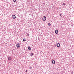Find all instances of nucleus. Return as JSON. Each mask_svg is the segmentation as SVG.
Returning <instances> with one entry per match:
<instances>
[{
  "mask_svg": "<svg viewBox=\"0 0 74 74\" xmlns=\"http://www.w3.org/2000/svg\"><path fill=\"white\" fill-rule=\"evenodd\" d=\"M52 63L53 64H55V61L54 60H51Z\"/></svg>",
  "mask_w": 74,
  "mask_h": 74,
  "instance_id": "nucleus-2",
  "label": "nucleus"
},
{
  "mask_svg": "<svg viewBox=\"0 0 74 74\" xmlns=\"http://www.w3.org/2000/svg\"><path fill=\"white\" fill-rule=\"evenodd\" d=\"M16 0H13V1H14V2H15Z\"/></svg>",
  "mask_w": 74,
  "mask_h": 74,
  "instance_id": "nucleus-13",
  "label": "nucleus"
},
{
  "mask_svg": "<svg viewBox=\"0 0 74 74\" xmlns=\"http://www.w3.org/2000/svg\"><path fill=\"white\" fill-rule=\"evenodd\" d=\"M16 47L17 48H19L20 47V45L19 43H17L16 45Z\"/></svg>",
  "mask_w": 74,
  "mask_h": 74,
  "instance_id": "nucleus-3",
  "label": "nucleus"
},
{
  "mask_svg": "<svg viewBox=\"0 0 74 74\" xmlns=\"http://www.w3.org/2000/svg\"><path fill=\"white\" fill-rule=\"evenodd\" d=\"M59 32V31H58V30L56 29L55 31V33L56 34H58V32Z\"/></svg>",
  "mask_w": 74,
  "mask_h": 74,
  "instance_id": "nucleus-4",
  "label": "nucleus"
},
{
  "mask_svg": "<svg viewBox=\"0 0 74 74\" xmlns=\"http://www.w3.org/2000/svg\"><path fill=\"white\" fill-rule=\"evenodd\" d=\"M46 19H47L46 17L44 16L43 17L42 20L44 21H45L46 20Z\"/></svg>",
  "mask_w": 74,
  "mask_h": 74,
  "instance_id": "nucleus-1",
  "label": "nucleus"
},
{
  "mask_svg": "<svg viewBox=\"0 0 74 74\" xmlns=\"http://www.w3.org/2000/svg\"><path fill=\"white\" fill-rule=\"evenodd\" d=\"M31 53V56H33V53Z\"/></svg>",
  "mask_w": 74,
  "mask_h": 74,
  "instance_id": "nucleus-10",
  "label": "nucleus"
},
{
  "mask_svg": "<svg viewBox=\"0 0 74 74\" xmlns=\"http://www.w3.org/2000/svg\"><path fill=\"white\" fill-rule=\"evenodd\" d=\"M60 16H62V15H61V14H60Z\"/></svg>",
  "mask_w": 74,
  "mask_h": 74,
  "instance_id": "nucleus-15",
  "label": "nucleus"
},
{
  "mask_svg": "<svg viewBox=\"0 0 74 74\" xmlns=\"http://www.w3.org/2000/svg\"><path fill=\"white\" fill-rule=\"evenodd\" d=\"M72 74H73V72H72Z\"/></svg>",
  "mask_w": 74,
  "mask_h": 74,
  "instance_id": "nucleus-18",
  "label": "nucleus"
},
{
  "mask_svg": "<svg viewBox=\"0 0 74 74\" xmlns=\"http://www.w3.org/2000/svg\"><path fill=\"white\" fill-rule=\"evenodd\" d=\"M25 72H27V70L25 71Z\"/></svg>",
  "mask_w": 74,
  "mask_h": 74,
  "instance_id": "nucleus-17",
  "label": "nucleus"
},
{
  "mask_svg": "<svg viewBox=\"0 0 74 74\" xmlns=\"http://www.w3.org/2000/svg\"><path fill=\"white\" fill-rule=\"evenodd\" d=\"M12 18H13V19H15V18H16V16H15V15H13L12 16Z\"/></svg>",
  "mask_w": 74,
  "mask_h": 74,
  "instance_id": "nucleus-7",
  "label": "nucleus"
},
{
  "mask_svg": "<svg viewBox=\"0 0 74 74\" xmlns=\"http://www.w3.org/2000/svg\"><path fill=\"white\" fill-rule=\"evenodd\" d=\"M60 46V45L59 43H58L57 44V47H59Z\"/></svg>",
  "mask_w": 74,
  "mask_h": 74,
  "instance_id": "nucleus-5",
  "label": "nucleus"
},
{
  "mask_svg": "<svg viewBox=\"0 0 74 74\" xmlns=\"http://www.w3.org/2000/svg\"><path fill=\"white\" fill-rule=\"evenodd\" d=\"M66 3H63V5H65V4Z\"/></svg>",
  "mask_w": 74,
  "mask_h": 74,
  "instance_id": "nucleus-12",
  "label": "nucleus"
},
{
  "mask_svg": "<svg viewBox=\"0 0 74 74\" xmlns=\"http://www.w3.org/2000/svg\"><path fill=\"white\" fill-rule=\"evenodd\" d=\"M23 41H26V39L25 38H24L23 39Z\"/></svg>",
  "mask_w": 74,
  "mask_h": 74,
  "instance_id": "nucleus-11",
  "label": "nucleus"
},
{
  "mask_svg": "<svg viewBox=\"0 0 74 74\" xmlns=\"http://www.w3.org/2000/svg\"><path fill=\"white\" fill-rule=\"evenodd\" d=\"M28 49H29V50H31V47L30 46L28 47Z\"/></svg>",
  "mask_w": 74,
  "mask_h": 74,
  "instance_id": "nucleus-8",
  "label": "nucleus"
},
{
  "mask_svg": "<svg viewBox=\"0 0 74 74\" xmlns=\"http://www.w3.org/2000/svg\"><path fill=\"white\" fill-rule=\"evenodd\" d=\"M29 34H27V36H29Z\"/></svg>",
  "mask_w": 74,
  "mask_h": 74,
  "instance_id": "nucleus-16",
  "label": "nucleus"
},
{
  "mask_svg": "<svg viewBox=\"0 0 74 74\" xmlns=\"http://www.w3.org/2000/svg\"><path fill=\"white\" fill-rule=\"evenodd\" d=\"M11 59H12V58H11V57H10L8 58V60H11Z\"/></svg>",
  "mask_w": 74,
  "mask_h": 74,
  "instance_id": "nucleus-6",
  "label": "nucleus"
},
{
  "mask_svg": "<svg viewBox=\"0 0 74 74\" xmlns=\"http://www.w3.org/2000/svg\"><path fill=\"white\" fill-rule=\"evenodd\" d=\"M29 68H30V69H32V67H31V66H30V67H29Z\"/></svg>",
  "mask_w": 74,
  "mask_h": 74,
  "instance_id": "nucleus-14",
  "label": "nucleus"
},
{
  "mask_svg": "<svg viewBox=\"0 0 74 74\" xmlns=\"http://www.w3.org/2000/svg\"><path fill=\"white\" fill-rule=\"evenodd\" d=\"M48 26H51V23H48Z\"/></svg>",
  "mask_w": 74,
  "mask_h": 74,
  "instance_id": "nucleus-9",
  "label": "nucleus"
}]
</instances>
